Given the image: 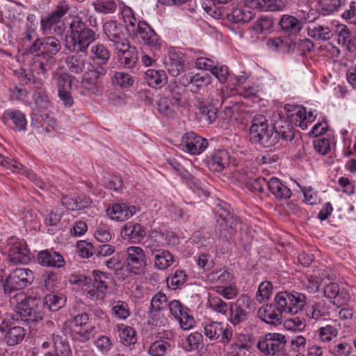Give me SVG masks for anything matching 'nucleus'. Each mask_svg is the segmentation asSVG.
Here are the masks:
<instances>
[{
	"mask_svg": "<svg viewBox=\"0 0 356 356\" xmlns=\"http://www.w3.org/2000/svg\"><path fill=\"white\" fill-rule=\"evenodd\" d=\"M131 35H139L145 44L150 47L159 46V40L154 31L145 22H138L134 31H129Z\"/></svg>",
	"mask_w": 356,
	"mask_h": 356,
	"instance_id": "21",
	"label": "nucleus"
},
{
	"mask_svg": "<svg viewBox=\"0 0 356 356\" xmlns=\"http://www.w3.org/2000/svg\"><path fill=\"white\" fill-rule=\"evenodd\" d=\"M329 307L325 300H320L314 302L308 312V316L314 319H319L321 317L329 314Z\"/></svg>",
	"mask_w": 356,
	"mask_h": 356,
	"instance_id": "48",
	"label": "nucleus"
},
{
	"mask_svg": "<svg viewBox=\"0 0 356 356\" xmlns=\"http://www.w3.org/2000/svg\"><path fill=\"white\" fill-rule=\"evenodd\" d=\"M65 24L69 26L70 30V40L87 26L81 18L77 15L67 17L65 19Z\"/></svg>",
	"mask_w": 356,
	"mask_h": 356,
	"instance_id": "46",
	"label": "nucleus"
},
{
	"mask_svg": "<svg viewBox=\"0 0 356 356\" xmlns=\"http://www.w3.org/2000/svg\"><path fill=\"white\" fill-rule=\"evenodd\" d=\"M168 300L163 293H157L151 300L149 317L152 323L156 326L165 325L167 319L160 316V312L168 306Z\"/></svg>",
	"mask_w": 356,
	"mask_h": 356,
	"instance_id": "15",
	"label": "nucleus"
},
{
	"mask_svg": "<svg viewBox=\"0 0 356 356\" xmlns=\"http://www.w3.org/2000/svg\"><path fill=\"white\" fill-rule=\"evenodd\" d=\"M250 302L248 296H241L230 305L229 321L232 325H236L247 319L246 309L250 307Z\"/></svg>",
	"mask_w": 356,
	"mask_h": 356,
	"instance_id": "16",
	"label": "nucleus"
},
{
	"mask_svg": "<svg viewBox=\"0 0 356 356\" xmlns=\"http://www.w3.org/2000/svg\"><path fill=\"white\" fill-rule=\"evenodd\" d=\"M120 234L125 240L138 241L145 235V231L140 224L129 222L122 227Z\"/></svg>",
	"mask_w": 356,
	"mask_h": 356,
	"instance_id": "28",
	"label": "nucleus"
},
{
	"mask_svg": "<svg viewBox=\"0 0 356 356\" xmlns=\"http://www.w3.org/2000/svg\"><path fill=\"white\" fill-rule=\"evenodd\" d=\"M207 280L218 286L229 285L232 284L233 275L227 270H213L208 273Z\"/></svg>",
	"mask_w": 356,
	"mask_h": 356,
	"instance_id": "34",
	"label": "nucleus"
},
{
	"mask_svg": "<svg viewBox=\"0 0 356 356\" xmlns=\"http://www.w3.org/2000/svg\"><path fill=\"white\" fill-rule=\"evenodd\" d=\"M207 305L213 311L222 314H226L229 308L227 304L218 296H209Z\"/></svg>",
	"mask_w": 356,
	"mask_h": 356,
	"instance_id": "62",
	"label": "nucleus"
},
{
	"mask_svg": "<svg viewBox=\"0 0 356 356\" xmlns=\"http://www.w3.org/2000/svg\"><path fill=\"white\" fill-rule=\"evenodd\" d=\"M66 298L62 294L51 293L44 298L43 306L51 312H56L63 307Z\"/></svg>",
	"mask_w": 356,
	"mask_h": 356,
	"instance_id": "38",
	"label": "nucleus"
},
{
	"mask_svg": "<svg viewBox=\"0 0 356 356\" xmlns=\"http://www.w3.org/2000/svg\"><path fill=\"white\" fill-rule=\"evenodd\" d=\"M2 253L7 254L10 261L17 264H27L30 261L29 250L23 240L12 236L2 248Z\"/></svg>",
	"mask_w": 356,
	"mask_h": 356,
	"instance_id": "4",
	"label": "nucleus"
},
{
	"mask_svg": "<svg viewBox=\"0 0 356 356\" xmlns=\"http://www.w3.org/2000/svg\"><path fill=\"white\" fill-rule=\"evenodd\" d=\"M272 293V284L268 281L263 282L259 285L256 299L259 303L267 301L270 299Z\"/></svg>",
	"mask_w": 356,
	"mask_h": 356,
	"instance_id": "59",
	"label": "nucleus"
},
{
	"mask_svg": "<svg viewBox=\"0 0 356 356\" xmlns=\"http://www.w3.org/2000/svg\"><path fill=\"white\" fill-rule=\"evenodd\" d=\"M279 122L283 124L276 123L273 128H269L265 116L255 115L250 128V140L266 148L275 145L281 136L285 140H291L294 138L292 126L282 120Z\"/></svg>",
	"mask_w": 356,
	"mask_h": 356,
	"instance_id": "1",
	"label": "nucleus"
},
{
	"mask_svg": "<svg viewBox=\"0 0 356 356\" xmlns=\"http://www.w3.org/2000/svg\"><path fill=\"white\" fill-rule=\"evenodd\" d=\"M267 45L273 51H286L294 44L290 38L276 37L269 39Z\"/></svg>",
	"mask_w": 356,
	"mask_h": 356,
	"instance_id": "44",
	"label": "nucleus"
},
{
	"mask_svg": "<svg viewBox=\"0 0 356 356\" xmlns=\"http://www.w3.org/2000/svg\"><path fill=\"white\" fill-rule=\"evenodd\" d=\"M152 238L147 242V248L152 257L154 267L159 270H165L175 263L173 254L167 250L159 248Z\"/></svg>",
	"mask_w": 356,
	"mask_h": 356,
	"instance_id": "8",
	"label": "nucleus"
},
{
	"mask_svg": "<svg viewBox=\"0 0 356 356\" xmlns=\"http://www.w3.org/2000/svg\"><path fill=\"white\" fill-rule=\"evenodd\" d=\"M171 351V345L168 341L158 340L151 343L147 350L150 356H165Z\"/></svg>",
	"mask_w": 356,
	"mask_h": 356,
	"instance_id": "43",
	"label": "nucleus"
},
{
	"mask_svg": "<svg viewBox=\"0 0 356 356\" xmlns=\"http://www.w3.org/2000/svg\"><path fill=\"white\" fill-rule=\"evenodd\" d=\"M95 40V32L86 26L81 32L67 42V47L71 51H85Z\"/></svg>",
	"mask_w": 356,
	"mask_h": 356,
	"instance_id": "17",
	"label": "nucleus"
},
{
	"mask_svg": "<svg viewBox=\"0 0 356 356\" xmlns=\"http://www.w3.org/2000/svg\"><path fill=\"white\" fill-rule=\"evenodd\" d=\"M5 115L10 119L14 124L13 129L21 131L26 129V119L25 115L20 111H7Z\"/></svg>",
	"mask_w": 356,
	"mask_h": 356,
	"instance_id": "42",
	"label": "nucleus"
},
{
	"mask_svg": "<svg viewBox=\"0 0 356 356\" xmlns=\"http://www.w3.org/2000/svg\"><path fill=\"white\" fill-rule=\"evenodd\" d=\"M121 13L124 19V22L126 23V29L128 31H134L135 26L137 25L136 19L134 15V12L130 7L122 4L120 7Z\"/></svg>",
	"mask_w": 356,
	"mask_h": 356,
	"instance_id": "53",
	"label": "nucleus"
},
{
	"mask_svg": "<svg viewBox=\"0 0 356 356\" xmlns=\"http://www.w3.org/2000/svg\"><path fill=\"white\" fill-rule=\"evenodd\" d=\"M49 59L37 54L33 60L31 70L37 74H44L49 70Z\"/></svg>",
	"mask_w": 356,
	"mask_h": 356,
	"instance_id": "60",
	"label": "nucleus"
},
{
	"mask_svg": "<svg viewBox=\"0 0 356 356\" xmlns=\"http://www.w3.org/2000/svg\"><path fill=\"white\" fill-rule=\"evenodd\" d=\"M229 153L225 149H218L208 161L209 168L213 172H221L229 164Z\"/></svg>",
	"mask_w": 356,
	"mask_h": 356,
	"instance_id": "29",
	"label": "nucleus"
},
{
	"mask_svg": "<svg viewBox=\"0 0 356 356\" xmlns=\"http://www.w3.org/2000/svg\"><path fill=\"white\" fill-rule=\"evenodd\" d=\"M52 343L54 350L46 353L44 356H71L69 346L62 341L59 334H52Z\"/></svg>",
	"mask_w": 356,
	"mask_h": 356,
	"instance_id": "35",
	"label": "nucleus"
},
{
	"mask_svg": "<svg viewBox=\"0 0 356 356\" xmlns=\"http://www.w3.org/2000/svg\"><path fill=\"white\" fill-rule=\"evenodd\" d=\"M275 303L282 314H296L305 307L306 296L303 293L295 291H281L275 296Z\"/></svg>",
	"mask_w": 356,
	"mask_h": 356,
	"instance_id": "3",
	"label": "nucleus"
},
{
	"mask_svg": "<svg viewBox=\"0 0 356 356\" xmlns=\"http://www.w3.org/2000/svg\"><path fill=\"white\" fill-rule=\"evenodd\" d=\"M168 72L172 76H179L184 70V57L181 54L171 53L166 63Z\"/></svg>",
	"mask_w": 356,
	"mask_h": 356,
	"instance_id": "37",
	"label": "nucleus"
},
{
	"mask_svg": "<svg viewBox=\"0 0 356 356\" xmlns=\"http://www.w3.org/2000/svg\"><path fill=\"white\" fill-rule=\"evenodd\" d=\"M247 1L248 0H240L233 6L231 11L227 13L229 21L234 23H248L254 17V11L257 10L250 7Z\"/></svg>",
	"mask_w": 356,
	"mask_h": 356,
	"instance_id": "13",
	"label": "nucleus"
},
{
	"mask_svg": "<svg viewBox=\"0 0 356 356\" xmlns=\"http://www.w3.org/2000/svg\"><path fill=\"white\" fill-rule=\"evenodd\" d=\"M219 213V218L217 222L223 229H228L230 234H233L237 229L238 220L229 213V211L223 210L222 212L217 211Z\"/></svg>",
	"mask_w": 356,
	"mask_h": 356,
	"instance_id": "36",
	"label": "nucleus"
},
{
	"mask_svg": "<svg viewBox=\"0 0 356 356\" xmlns=\"http://www.w3.org/2000/svg\"><path fill=\"white\" fill-rule=\"evenodd\" d=\"M187 275L183 270H177L167 279V284L172 289L182 286L186 282Z\"/></svg>",
	"mask_w": 356,
	"mask_h": 356,
	"instance_id": "58",
	"label": "nucleus"
},
{
	"mask_svg": "<svg viewBox=\"0 0 356 356\" xmlns=\"http://www.w3.org/2000/svg\"><path fill=\"white\" fill-rule=\"evenodd\" d=\"M225 346L232 347L238 350H248L250 348V337L244 334L236 333L234 337Z\"/></svg>",
	"mask_w": 356,
	"mask_h": 356,
	"instance_id": "41",
	"label": "nucleus"
},
{
	"mask_svg": "<svg viewBox=\"0 0 356 356\" xmlns=\"http://www.w3.org/2000/svg\"><path fill=\"white\" fill-rule=\"evenodd\" d=\"M0 165L13 172L24 174L31 181L34 182L35 185L41 189L47 190L49 188L52 187L50 184H45L43 182L39 177H38L33 171L26 169L16 160L0 155Z\"/></svg>",
	"mask_w": 356,
	"mask_h": 356,
	"instance_id": "12",
	"label": "nucleus"
},
{
	"mask_svg": "<svg viewBox=\"0 0 356 356\" xmlns=\"http://www.w3.org/2000/svg\"><path fill=\"white\" fill-rule=\"evenodd\" d=\"M112 314L119 319H126L130 316V311L127 303L123 301H117L113 303Z\"/></svg>",
	"mask_w": 356,
	"mask_h": 356,
	"instance_id": "63",
	"label": "nucleus"
},
{
	"mask_svg": "<svg viewBox=\"0 0 356 356\" xmlns=\"http://www.w3.org/2000/svg\"><path fill=\"white\" fill-rule=\"evenodd\" d=\"M352 347L347 342H340L330 347V352L333 356H349Z\"/></svg>",
	"mask_w": 356,
	"mask_h": 356,
	"instance_id": "64",
	"label": "nucleus"
},
{
	"mask_svg": "<svg viewBox=\"0 0 356 356\" xmlns=\"http://www.w3.org/2000/svg\"><path fill=\"white\" fill-rule=\"evenodd\" d=\"M279 25L282 32L288 35H296L302 29L301 22L291 15H284L279 21Z\"/></svg>",
	"mask_w": 356,
	"mask_h": 356,
	"instance_id": "27",
	"label": "nucleus"
},
{
	"mask_svg": "<svg viewBox=\"0 0 356 356\" xmlns=\"http://www.w3.org/2000/svg\"><path fill=\"white\" fill-rule=\"evenodd\" d=\"M92 5L95 11L102 14L113 13L117 8L114 0H95Z\"/></svg>",
	"mask_w": 356,
	"mask_h": 356,
	"instance_id": "52",
	"label": "nucleus"
},
{
	"mask_svg": "<svg viewBox=\"0 0 356 356\" xmlns=\"http://www.w3.org/2000/svg\"><path fill=\"white\" fill-rule=\"evenodd\" d=\"M1 331L4 333V339L9 346L19 343L25 337V330L20 325L6 323L1 327Z\"/></svg>",
	"mask_w": 356,
	"mask_h": 356,
	"instance_id": "22",
	"label": "nucleus"
},
{
	"mask_svg": "<svg viewBox=\"0 0 356 356\" xmlns=\"http://www.w3.org/2000/svg\"><path fill=\"white\" fill-rule=\"evenodd\" d=\"M344 1L342 0H318V10L323 15H329L334 13L343 6Z\"/></svg>",
	"mask_w": 356,
	"mask_h": 356,
	"instance_id": "40",
	"label": "nucleus"
},
{
	"mask_svg": "<svg viewBox=\"0 0 356 356\" xmlns=\"http://www.w3.org/2000/svg\"><path fill=\"white\" fill-rule=\"evenodd\" d=\"M319 339L323 342H329L335 338L339 333L338 329L333 325H327L318 330Z\"/></svg>",
	"mask_w": 356,
	"mask_h": 356,
	"instance_id": "61",
	"label": "nucleus"
},
{
	"mask_svg": "<svg viewBox=\"0 0 356 356\" xmlns=\"http://www.w3.org/2000/svg\"><path fill=\"white\" fill-rule=\"evenodd\" d=\"M33 272L29 268H17L8 276L7 285L12 289L19 290L31 284L33 281Z\"/></svg>",
	"mask_w": 356,
	"mask_h": 356,
	"instance_id": "18",
	"label": "nucleus"
},
{
	"mask_svg": "<svg viewBox=\"0 0 356 356\" xmlns=\"http://www.w3.org/2000/svg\"><path fill=\"white\" fill-rule=\"evenodd\" d=\"M106 73V68L104 66L92 65L83 75L81 82L82 92L85 95H97L99 92V79Z\"/></svg>",
	"mask_w": 356,
	"mask_h": 356,
	"instance_id": "7",
	"label": "nucleus"
},
{
	"mask_svg": "<svg viewBox=\"0 0 356 356\" xmlns=\"http://www.w3.org/2000/svg\"><path fill=\"white\" fill-rule=\"evenodd\" d=\"M104 33L116 51H124L129 47L122 28L115 21L110 20L104 24Z\"/></svg>",
	"mask_w": 356,
	"mask_h": 356,
	"instance_id": "10",
	"label": "nucleus"
},
{
	"mask_svg": "<svg viewBox=\"0 0 356 356\" xmlns=\"http://www.w3.org/2000/svg\"><path fill=\"white\" fill-rule=\"evenodd\" d=\"M111 82L114 86L122 88H127L134 84L132 76L126 72H116L111 77Z\"/></svg>",
	"mask_w": 356,
	"mask_h": 356,
	"instance_id": "49",
	"label": "nucleus"
},
{
	"mask_svg": "<svg viewBox=\"0 0 356 356\" xmlns=\"http://www.w3.org/2000/svg\"><path fill=\"white\" fill-rule=\"evenodd\" d=\"M204 332L210 340H218L223 344L229 342L233 335L228 325L224 326L223 323L217 321L204 323Z\"/></svg>",
	"mask_w": 356,
	"mask_h": 356,
	"instance_id": "11",
	"label": "nucleus"
},
{
	"mask_svg": "<svg viewBox=\"0 0 356 356\" xmlns=\"http://www.w3.org/2000/svg\"><path fill=\"white\" fill-rule=\"evenodd\" d=\"M247 2L257 11H280L284 7L281 0H248Z\"/></svg>",
	"mask_w": 356,
	"mask_h": 356,
	"instance_id": "30",
	"label": "nucleus"
},
{
	"mask_svg": "<svg viewBox=\"0 0 356 356\" xmlns=\"http://www.w3.org/2000/svg\"><path fill=\"white\" fill-rule=\"evenodd\" d=\"M37 260L41 266L46 267L59 268L65 264V260L60 253L49 250L40 251Z\"/></svg>",
	"mask_w": 356,
	"mask_h": 356,
	"instance_id": "24",
	"label": "nucleus"
},
{
	"mask_svg": "<svg viewBox=\"0 0 356 356\" xmlns=\"http://www.w3.org/2000/svg\"><path fill=\"white\" fill-rule=\"evenodd\" d=\"M297 15L300 22L309 23L313 22L318 17V13L309 6H304L298 9Z\"/></svg>",
	"mask_w": 356,
	"mask_h": 356,
	"instance_id": "54",
	"label": "nucleus"
},
{
	"mask_svg": "<svg viewBox=\"0 0 356 356\" xmlns=\"http://www.w3.org/2000/svg\"><path fill=\"white\" fill-rule=\"evenodd\" d=\"M211 76L206 72L197 73L190 77V83L193 87L200 90L211 83Z\"/></svg>",
	"mask_w": 356,
	"mask_h": 356,
	"instance_id": "50",
	"label": "nucleus"
},
{
	"mask_svg": "<svg viewBox=\"0 0 356 356\" xmlns=\"http://www.w3.org/2000/svg\"><path fill=\"white\" fill-rule=\"evenodd\" d=\"M180 145L186 152L193 155H199L207 149L208 142L207 139L191 131L182 136Z\"/></svg>",
	"mask_w": 356,
	"mask_h": 356,
	"instance_id": "14",
	"label": "nucleus"
},
{
	"mask_svg": "<svg viewBox=\"0 0 356 356\" xmlns=\"http://www.w3.org/2000/svg\"><path fill=\"white\" fill-rule=\"evenodd\" d=\"M16 318L24 321L30 329L35 330L44 318L41 311L34 309L37 305L36 300L31 297H26L24 293H17L10 299Z\"/></svg>",
	"mask_w": 356,
	"mask_h": 356,
	"instance_id": "2",
	"label": "nucleus"
},
{
	"mask_svg": "<svg viewBox=\"0 0 356 356\" xmlns=\"http://www.w3.org/2000/svg\"><path fill=\"white\" fill-rule=\"evenodd\" d=\"M60 42L56 38H43L42 54L40 55L44 58L50 59L60 51Z\"/></svg>",
	"mask_w": 356,
	"mask_h": 356,
	"instance_id": "33",
	"label": "nucleus"
},
{
	"mask_svg": "<svg viewBox=\"0 0 356 356\" xmlns=\"http://www.w3.org/2000/svg\"><path fill=\"white\" fill-rule=\"evenodd\" d=\"M33 100V106L32 110L33 113L40 115L42 118V113L49 111L51 104L46 93L45 87L42 82L38 83L34 88Z\"/></svg>",
	"mask_w": 356,
	"mask_h": 356,
	"instance_id": "20",
	"label": "nucleus"
},
{
	"mask_svg": "<svg viewBox=\"0 0 356 356\" xmlns=\"http://www.w3.org/2000/svg\"><path fill=\"white\" fill-rule=\"evenodd\" d=\"M95 327L91 324L81 327H74L72 332L74 339L85 342L92 337L95 332Z\"/></svg>",
	"mask_w": 356,
	"mask_h": 356,
	"instance_id": "47",
	"label": "nucleus"
},
{
	"mask_svg": "<svg viewBox=\"0 0 356 356\" xmlns=\"http://www.w3.org/2000/svg\"><path fill=\"white\" fill-rule=\"evenodd\" d=\"M267 187L277 199H288L291 195V190L277 177H271L267 181Z\"/></svg>",
	"mask_w": 356,
	"mask_h": 356,
	"instance_id": "31",
	"label": "nucleus"
},
{
	"mask_svg": "<svg viewBox=\"0 0 356 356\" xmlns=\"http://www.w3.org/2000/svg\"><path fill=\"white\" fill-rule=\"evenodd\" d=\"M238 179L246 189L254 193L263 192L268 184V180L265 178H252L245 170L238 172Z\"/></svg>",
	"mask_w": 356,
	"mask_h": 356,
	"instance_id": "23",
	"label": "nucleus"
},
{
	"mask_svg": "<svg viewBox=\"0 0 356 356\" xmlns=\"http://www.w3.org/2000/svg\"><path fill=\"white\" fill-rule=\"evenodd\" d=\"M331 31L329 27L321 25H312L308 28L309 36L316 40H328Z\"/></svg>",
	"mask_w": 356,
	"mask_h": 356,
	"instance_id": "51",
	"label": "nucleus"
},
{
	"mask_svg": "<svg viewBox=\"0 0 356 356\" xmlns=\"http://www.w3.org/2000/svg\"><path fill=\"white\" fill-rule=\"evenodd\" d=\"M122 53L120 60L122 65L127 68L133 67L137 60L136 51L134 49H131L130 46L124 51H118Z\"/></svg>",
	"mask_w": 356,
	"mask_h": 356,
	"instance_id": "56",
	"label": "nucleus"
},
{
	"mask_svg": "<svg viewBox=\"0 0 356 356\" xmlns=\"http://www.w3.org/2000/svg\"><path fill=\"white\" fill-rule=\"evenodd\" d=\"M93 282L88 285L85 290L92 300H102L104 298L108 282L111 281V276L108 273L94 270L92 272Z\"/></svg>",
	"mask_w": 356,
	"mask_h": 356,
	"instance_id": "9",
	"label": "nucleus"
},
{
	"mask_svg": "<svg viewBox=\"0 0 356 356\" xmlns=\"http://www.w3.org/2000/svg\"><path fill=\"white\" fill-rule=\"evenodd\" d=\"M202 340L203 337L201 333L192 332L187 337L182 339V347L187 352L193 351L198 348Z\"/></svg>",
	"mask_w": 356,
	"mask_h": 356,
	"instance_id": "45",
	"label": "nucleus"
},
{
	"mask_svg": "<svg viewBox=\"0 0 356 356\" xmlns=\"http://www.w3.org/2000/svg\"><path fill=\"white\" fill-rule=\"evenodd\" d=\"M257 314L261 320L269 324L280 323L282 318V313L275 303L263 305Z\"/></svg>",
	"mask_w": 356,
	"mask_h": 356,
	"instance_id": "26",
	"label": "nucleus"
},
{
	"mask_svg": "<svg viewBox=\"0 0 356 356\" xmlns=\"http://www.w3.org/2000/svg\"><path fill=\"white\" fill-rule=\"evenodd\" d=\"M147 84L154 88H161L166 85L168 77L163 70H148L145 72Z\"/></svg>",
	"mask_w": 356,
	"mask_h": 356,
	"instance_id": "32",
	"label": "nucleus"
},
{
	"mask_svg": "<svg viewBox=\"0 0 356 356\" xmlns=\"http://www.w3.org/2000/svg\"><path fill=\"white\" fill-rule=\"evenodd\" d=\"M118 332L120 341L125 346H129L136 343V334L131 327L122 324L118 326Z\"/></svg>",
	"mask_w": 356,
	"mask_h": 356,
	"instance_id": "39",
	"label": "nucleus"
},
{
	"mask_svg": "<svg viewBox=\"0 0 356 356\" xmlns=\"http://www.w3.org/2000/svg\"><path fill=\"white\" fill-rule=\"evenodd\" d=\"M286 343V338L284 334L269 332L259 340L257 347L265 355H275L284 349Z\"/></svg>",
	"mask_w": 356,
	"mask_h": 356,
	"instance_id": "6",
	"label": "nucleus"
},
{
	"mask_svg": "<svg viewBox=\"0 0 356 356\" xmlns=\"http://www.w3.org/2000/svg\"><path fill=\"white\" fill-rule=\"evenodd\" d=\"M125 266L129 272L135 275L145 273L147 268V257L139 246H129L125 250Z\"/></svg>",
	"mask_w": 356,
	"mask_h": 356,
	"instance_id": "5",
	"label": "nucleus"
},
{
	"mask_svg": "<svg viewBox=\"0 0 356 356\" xmlns=\"http://www.w3.org/2000/svg\"><path fill=\"white\" fill-rule=\"evenodd\" d=\"M91 52L94 60H98L102 65H105L110 58L109 51L102 44H97L92 46Z\"/></svg>",
	"mask_w": 356,
	"mask_h": 356,
	"instance_id": "55",
	"label": "nucleus"
},
{
	"mask_svg": "<svg viewBox=\"0 0 356 356\" xmlns=\"http://www.w3.org/2000/svg\"><path fill=\"white\" fill-rule=\"evenodd\" d=\"M137 211L135 206L127 203H114L107 208L106 214L113 220L123 222L131 218Z\"/></svg>",
	"mask_w": 356,
	"mask_h": 356,
	"instance_id": "19",
	"label": "nucleus"
},
{
	"mask_svg": "<svg viewBox=\"0 0 356 356\" xmlns=\"http://www.w3.org/2000/svg\"><path fill=\"white\" fill-rule=\"evenodd\" d=\"M68 10V5L65 2H63L57 6L54 10L49 15L41 19V28L44 33L50 31L54 24L58 23L60 18Z\"/></svg>",
	"mask_w": 356,
	"mask_h": 356,
	"instance_id": "25",
	"label": "nucleus"
},
{
	"mask_svg": "<svg viewBox=\"0 0 356 356\" xmlns=\"http://www.w3.org/2000/svg\"><path fill=\"white\" fill-rule=\"evenodd\" d=\"M66 64L72 73H81L85 67L86 61L79 56H70L66 59Z\"/></svg>",
	"mask_w": 356,
	"mask_h": 356,
	"instance_id": "57",
	"label": "nucleus"
}]
</instances>
